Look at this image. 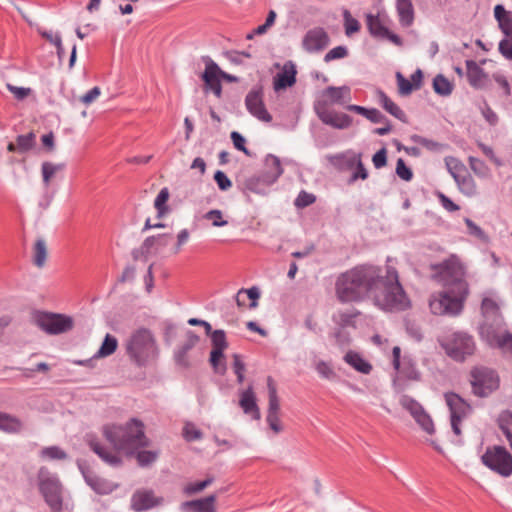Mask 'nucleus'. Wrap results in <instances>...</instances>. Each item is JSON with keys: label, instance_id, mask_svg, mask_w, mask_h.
<instances>
[{"label": "nucleus", "instance_id": "nucleus-1", "mask_svg": "<svg viewBox=\"0 0 512 512\" xmlns=\"http://www.w3.org/2000/svg\"><path fill=\"white\" fill-rule=\"evenodd\" d=\"M336 296L342 303L370 299L385 311H403L410 307L397 270L386 265H359L341 273L335 283Z\"/></svg>", "mask_w": 512, "mask_h": 512}, {"label": "nucleus", "instance_id": "nucleus-2", "mask_svg": "<svg viewBox=\"0 0 512 512\" xmlns=\"http://www.w3.org/2000/svg\"><path fill=\"white\" fill-rule=\"evenodd\" d=\"M105 439L113 447L109 450L93 434H87L85 441L90 449L99 456L106 464L118 467L122 464L120 453L128 456L133 455L138 449L148 446L149 442L144 433L143 424L132 419L129 422L120 424H107L102 428Z\"/></svg>", "mask_w": 512, "mask_h": 512}, {"label": "nucleus", "instance_id": "nucleus-3", "mask_svg": "<svg viewBox=\"0 0 512 512\" xmlns=\"http://www.w3.org/2000/svg\"><path fill=\"white\" fill-rule=\"evenodd\" d=\"M464 265L452 257L441 265L440 278L444 290L430 298L429 306L435 315L457 316L463 310L464 302L469 294V286L465 279Z\"/></svg>", "mask_w": 512, "mask_h": 512}, {"label": "nucleus", "instance_id": "nucleus-4", "mask_svg": "<svg viewBox=\"0 0 512 512\" xmlns=\"http://www.w3.org/2000/svg\"><path fill=\"white\" fill-rule=\"evenodd\" d=\"M130 360L137 366H145L157 358L159 350L153 333L146 328L135 330L125 343Z\"/></svg>", "mask_w": 512, "mask_h": 512}, {"label": "nucleus", "instance_id": "nucleus-5", "mask_svg": "<svg viewBox=\"0 0 512 512\" xmlns=\"http://www.w3.org/2000/svg\"><path fill=\"white\" fill-rule=\"evenodd\" d=\"M38 488L51 512H61L63 508V487L56 474L41 467L37 473Z\"/></svg>", "mask_w": 512, "mask_h": 512}, {"label": "nucleus", "instance_id": "nucleus-6", "mask_svg": "<svg viewBox=\"0 0 512 512\" xmlns=\"http://www.w3.org/2000/svg\"><path fill=\"white\" fill-rule=\"evenodd\" d=\"M440 343L446 354L458 362L465 361L466 358L473 355L476 350L473 337L462 331L446 335Z\"/></svg>", "mask_w": 512, "mask_h": 512}, {"label": "nucleus", "instance_id": "nucleus-7", "mask_svg": "<svg viewBox=\"0 0 512 512\" xmlns=\"http://www.w3.org/2000/svg\"><path fill=\"white\" fill-rule=\"evenodd\" d=\"M481 462L503 477L512 474V455L503 446L488 447L481 456Z\"/></svg>", "mask_w": 512, "mask_h": 512}, {"label": "nucleus", "instance_id": "nucleus-8", "mask_svg": "<svg viewBox=\"0 0 512 512\" xmlns=\"http://www.w3.org/2000/svg\"><path fill=\"white\" fill-rule=\"evenodd\" d=\"M472 391L479 397H486L499 386L496 372L487 367H475L470 372Z\"/></svg>", "mask_w": 512, "mask_h": 512}, {"label": "nucleus", "instance_id": "nucleus-9", "mask_svg": "<svg viewBox=\"0 0 512 512\" xmlns=\"http://www.w3.org/2000/svg\"><path fill=\"white\" fill-rule=\"evenodd\" d=\"M37 326L48 334H61L73 328V319L63 314L39 313L35 317Z\"/></svg>", "mask_w": 512, "mask_h": 512}, {"label": "nucleus", "instance_id": "nucleus-10", "mask_svg": "<svg viewBox=\"0 0 512 512\" xmlns=\"http://www.w3.org/2000/svg\"><path fill=\"white\" fill-rule=\"evenodd\" d=\"M479 333L489 346L512 352V334L507 331L502 332V326H493L490 323L481 324Z\"/></svg>", "mask_w": 512, "mask_h": 512}, {"label": "nucleus", "instance_id": "nucleus-11", "mask_svg": "<svg viewBox=\"0 0 512 512\" xmlns=\"http://www.w3.org/2000/svg\"><path fill=\"white\" fill-rule=\"evenodd\" d=\"M399 403L403 409L410 413L423 431L430 435L434 434L435 427L433 420L418 401L409 395H402L399 399Z\"/></svg>", "mask_w": 512, "mask_h": 512}, {"label": "nucleus", "instance_id": "nucleus-12", "mask_svg": "<svg viewBox=\"0 0 512 512\" xmlns=\"http://www.w3.org/2000/svg\"><path fill=\"white\" fill-rule=\"evenodd\" d=\"M445 401L450 410L451 427L455 435H461L460 423L470 412V405L456 393H446Z\"/></svg>", "mask_w": 512, "mask_h": 512}, {"label": "nucleus", "instance_id": "nucleus-13", "mask_svg": "<svg viewBox=\"0 0 512 512\" xmlns=\"http://www.w3.org/2000/svg\"><path fill=\"white\" fill-rule=\"evenodd\" d=\"M351 100V90L348 86H329L321 92L320 97L314 103V110L323 104L324 109L335 104L343 105Z\"/></svg>", "mask_w": 512, "mask_h": 512}, {"label": "nucleus", "instance_id": "nucleus-14", "mask_svg": "<svg viewBox=\"0 0 512 512\" xmlns=\"http://www.w3.org/2000/svg\"><path fill=\"white\" fill-rule=\"evenodd\" d=\"M245 106L249 113L262 122L272 121L271 114L267 111L263 102V91L261 87L253 88L245 98Z\"/></svg>", "mask_w": 512, "mask_h": 512}, {"label": "nucleus", "instance_id": "nucleus-15", "mask_svg": "<svg viewBox=\"0 0 512 512\" xmlns=\"http://www.w3.org/2000/svg\"><path fill=\"white\" fill-rule=\"evenodd\" d=\"M329 43L330 37L322 27H315L308 30L302 39V47L308 53L321 52Z\"/></svg>", "mask_w": 512, "mask_h": 512}, {"label": "nucleus", "instance_id": "nucleus-16", "mask_svg": "<svg viewBox=\"0 0 512 512\" xmlns=\"http://www.w3.org/2000/svg\"><path fill=\"white\" fill-rule=\"evenodd\" d=\"M314 111L324 124L335 129H347L352 124V117L350 115L331 109H324L323 104L318 105L317 110Z\"/></svg>", "mask_w": 512, "mask_h": 512}, {"label": "nucleus", "instance_id": "nucleus-17", "mask_svg": "<svg viewBox=\"0 0 512 512\" xmlns=\"http://www.w3.org/2000/svg\"><path fill=\"white\" fill-rule=\"evenodd\" d=\"M203 60L205 61L206 65L202 74V79L205 82V86L207 89L212 90L217 97H220L222 87L219 80V73L221 72V69L210 57H204Z\"/></svg>", "mask_w": 512, "mask_h": 512}, {"label": "nucleus", "instance_id": "nucleus-18", "mask_svg": "<svg viewBox=\"0 0 512 512\" xmlns=\"http://www.w3.org/2000/svg\"><path fill=\"white\" fill-rule=\"evenodd\" d=\"M366 19L368 30L373 37L388 39L397 46L402 45L401 38L398 35L390 32L388 28L382 23L379 16L368 14Z\"/></svg>", "mask_w": 512, "mask_h": 512}, {"label": "nucleus", "instance_id": "nucleus-19", "mask_svg": "<svg viewBox=\"0 0 512 512\" xmlns=\"http://www.w3.org/2000/svg\"><path fill=\"white\" fill-rule=\"evenodd\" d=\"M162 499L154 496L151 490H138L131 498V507L137 512L151 509L161 504Z\"/></svg>", "mask_w": 512, "mask_h": 512}, {"label": "nucleus", "instance_id": "nucleus-20", "mask_svg": "<svg viewBox=\"0 0 512 512\" xmlns=\"http://www.w3.org/2000/svg\"><path fill=\"white\" fill-rule=\"evenodd\" d=\"M216 500L217 496L212 494L205 498L183 502L180 509L183 512H216Z\"/></svg>", "mask_w": 512, "mask_h": 512}, {"label": "nucleus", "instance_id": "nucleus-21", "mask_svg": "<svg viewBox=\"0 0 512 512\" xmlns=\"http://www.w3.org/2000/svg\"><path fill=\"white\" fill-rule=\"evenodd\" d=\"M199 340V336L194 331L188 330L186 332L185 341L174 352V359L178 365L183 367H187L189 365L187 354L195 347Z\"/></svg>", "mask_w": 512, "mask_h": 512}, {"label": "nucleus", "instance_id": "nucleus-22", "mask_svg": "<svg viewBox=\"0 0 512 512\" xmlns=\"http://www.w3.org/2000/svg\"><path fill=\"white\" fill-rule=\"evenodd\" d=\"M239 405L245 414L251 415L255 420L260 419V410L257 405L256 395L252 386H249L247 389L240 392Z\"/></svg>", "mask_w": 512, "mask_h": 512}, {"label": "nucleus", "instance_id": "nucleus-23", "mask_svg": "<svg viewBox=\"0 0 512 512\" xmlns=\"http://www.w3.org/2000/svg\"><path fill=\"white\" fill-rule=\"evenodd\" d=\"M82 474L86 483L98 494H109L117 487L113 482L95 475L90 470H82Z\"/></svg>", "mask_w": 512, "mask_h": 512}, {"label": "nucleus", "instance_id": "nucleus-24", "mask_svg": "<svg viewBox=\"0 0 512 512\" xmlns=\"http://www.w3.org/2000/svg\"><path fill=\"white\" fill-rule=\"evenodd\" d=\"M296 73L295 65L291 61L286 62L282 71L274 77V89L278 91L294 85Z\"/></svg>", "mask_w": 512, "mask_h": 512}, {"label": "nucleus", "instance_id": "nucleus-25", "mask_svg": "<svg viewBox=\"0 0 512 512\" xmlns=\"http://www.w3.org/2000/svg\"><path fill=\"white\" fill-rule=\"evenodd\" d=\"M481 310L485 318L482 324L490 323L493 324V326L503 325V318L501 317L499 313V307L494 300L490 298H484L482 300Z\"/></svg>", "mask_w": 512, "mask_h": 512}, {"label": "nucleus", "instance_id": "nucleus-26", "mask_svg": "<svg viewBox=\"0 0 512 512\" xmlns=\"http://www.w3.org/2000/svg\"><path fill=\"white\" fill-rule=\"evenodd\" d=\"M340 158L345 159V163L347 167L352 168L356 167V170L353 172L349 179V183H353L358 179L365 180L368 178V171L366 170L362 160H361V154H352L350 156L348 155H342Z\"/></svg>", "mask_w": 512, "mask_h": 512}, {"label": "nucleus", "instance_id": "nucleus-27", "mask_svg": "<svg viewBox=\"0 0 512 512\" xmlns=\"http://www.w3.org/2000/svg\"><path fill=\"white\" fill-rule=\"evenodd\" d=\"M467 78L471 86L481 88L484 85L486 74L483 69L473 60L466 61Z\"/></svg>", "mask_w": 512, "mask_h": 512}, {"label": "nucleus", "instance_id": "nucleus-28", "mask_svg": "<svg viewBox=\"0 0 512 512\" xmlns=\"http://www.w3.org/2000/svg\"><path fill=\"white\" fill-rule=\"evenodd\" d=\"M23 422L16 416L0 412V430L5 433L16 434L23 430Z\"/></svg>", "mask_w": 512, "mask_h": 512}, {"label": "nucleus", "instance_id": "nucleus-29", "mask_svg": "<svg viewBox=\"0 0 512 512\" xmlns=\"http://www.w3.org/2000/svg\"><path fill=\"white\" fill-rule=\"evenodd\" d=\"M494 16L498 21L499 28L505 36H512V13L505 10L502 5H496L494 8Z\"/></svg>", "mask_w": 512, "mask_h": 512}, {"label": "nucleus", "instance_id": "nucleus-30", "mask_svg": "<svg viewBox=\"0 0 512 512\" xmlns=\"http://www.w3.org/2000/svg\"><path fill=\"white\" fill-rule=\"evenodd\" d=\"M396 8L401 25L409 27L414 21V8L411 0H397Z\"/></svg>", "mask_w": 512, "mask_h": 512}, {"label": "nucleus", "instance_id": "nucleus-31", "mask_svg": "<svg viewBox=\"0 0 512 512\" xmlns=\"http://www.w3.org/2000/svg\"><path fill=\"white\" fill-rule=\"evenodd\" d=\"M378 101L381 104L382 108L386 110L389 114L399 119L402 122H406V114L404 111L394 103L383 91L379 90L377 92Z\"/></svg>", "mask_w": 512, "mask_h": 512}, {"label": "nucleus", "instance_id": "nucleus-32", "mask_svg": "<svg viewBox=\"0 0 512 512\" xmlns=\"http://www.w3.org/2000/svg\"><path fill=\"white\" fill-rule=\"evenodd\" d=\"M347 110L358 113L364 117H366L368 120H370L373 123H381L383 121H386V117L377 109L375 108H365L363 106L350 104L347 105Z\"/></svg>", "mask_w": 512, "mask_h": 512}, {"label": "nucleus", "instance_id": "nucleus-33", "mask_svg": "<svg viewBox=\"0 0 512 512\" xmlns=\"http://www.w3.org/2000/svg\"><path fill=\"white\" fill-rule=\"evenodd\" d=\"M344 360L347 364L352 366L358 372L363 374H369L372 370L371 364H369L366 360H364L360 354L349 351L344 356Z\"/></svg>", "mask_w": 512, "mask_h": 512}, {"label": "nucleus", "instance_id": "nucleus-34", "mask_svg": "<svg viewBox=\"0 0 512 512\" xmlns=\"http://www.w3.org/2000/svg\"><path fill=\"white\" fill-rule=\"evenodd\" d=\"M456 184L459 191L467 197H474L477 195V184L474 178L467 172L462 177L457 179Z\"/></svg>", "mask_w": 512, "mask_h": 512}, {"label": "nucleus", "instance_id": "nucleus-35", "mask_svg": "<svg viewBox=\"0 0 512 512\" xmlns=\"http://www.w3.org/2000/svg\"><path fill=\"white\" fill-rule=\"evenodd\" d=\"M47 245L43 238H38L33 247V263L38 268H42L47 259Z\"/></svg>", "mask_w": 512, "mask_h": 512}, {"label": "nucleus", "instance_id": "nucleus-36", "mask_svg": "<svg viewBox=\"0 0 512 512\" xmlns=\"http://www.w3.org/2000/svg\"><path fill=\"white\" fill-rule=\"evenodd\" d=\"M400 376L411 381H419L420 380V372L417 370L415 364L407 358H404L402 364L399 369H396Z\"/></svg>", "mask_w": 512, "mask_h": 512}, {"label": "nucleus", "instance_id": "nucleus-37", "mask_svg": "<svg viewBox=\"0 0 512 512\" xmlns=\"http://www.w3.org/2000/svg\"><path fill=\"white\" fill-rule=\"evenodd\" d=\"M65 164L64 163H52V162H43L41 165V172H42V179L45 187H48L50 185V182L52 178L55 176V174L59 171L64 170Z\"/></svg>", "mask_w": 512, "mask_h": 512}, {"label": "nucleus", "instance_id": "nucleus-38", "mask_svg": "<svg viewBox=\"0 0 512 512\" xmlns=\"http://www.w3.org/2000/svg\"><path fill=\"white\" fill-rule=\"evenodd\" d=\"M433 89L436 94L446 97L453 91V84L442 74H438L433 79Z\"/></svg>", "mask_w": 512, "mask_h": 512}, {"label": "nucleus", "instance_id": "nucleus-39", "mask_svg": "<svg viewBox=\"0 0 512 512\" xmlns=\"http://www.w3.org/2000/svg\"><path fill=\"white\" fill-rule=\"evenodd\" d=\"M498 425L512 449V413L503 411L498 417Z\"/></svg>", "mask_w": 512, "mask_h": 512}, {"label": "nucleus", "instance_id": "nucleus-40", "mask_svg": "<svg viewBox=\"0 0 512 512\" xmlns=\"http://www.w3.org/2000/svg\"><path fill=\"white\" fill-rule=\"evenodd\" d=\"M445 165L454 181L462 177L464 173H467L465 165L455 157H446Z\"/></svg>", "mask_w": 512, "mask_h": 512}, {"label": "nucleus", "instance_id": "nucleus-41", "mask_svg": "<svg viewBox=\"0 0 512 512\" xmlns=\"http://www.w3.org/2000/svg\"><path fill=\"white\" fill-rule=\"evenodd\" d=\"M359 315L356 309L338 311L333 315V321L342 328L353 325L354 319Z\"/></svg>", "mask_w": 512, "mask_h": 512}, {"label": "nucleus", "instance_id": "nucleus-42", "mask_svg": "<svg viewBox=\"0 0 512 512\" xmlns=\"http://www.w3.org/2000/svg\"><path fill=\"white\" fill-rule=\"evenodd\" d=\"M118 346L117 339L110 335L106 334L104 341L102 342V345L100 346L99 350L95 354L96 357H107L113 354Z\"/></svg>", "mask_w": 512, "mask_h": 512}, {"label": "nucleus", "instance_id": "nucleus-43", "mask_svg": "<svg viewBox=\"0 0 512 512\" xmlns=\"http://www.w3.org/2000/svg\"><path fill=\"white\" fill-rule=\"evenodd\" d=\"M343 19H344V28L345 34L350 37L353 34L357 33L360 30V23L357 19L352 17L349 10H343Z\"/></svg>", "mask_w": 512, "mask_h": 512}, {"label": "nucleus", "instance_id": "nucleus-44", "mask_svg": "<svg viewBox=\"0 0 512 512\" xmlns=\"http://www.w3.org/2000/svg\"><path fill=\"white\" fill-rule=\"evenodd\" d=\"M40 456L48 460H64L67 454L58 446H49L41 450Z\"/></svg>", "mask_w": 512, "mask_h": 512}, {"label": "nucleus", "instance_id": "nucleus-45", "mask_svg": "<svg viewBox=\"0 0 512 512\" xmlns=\"http://www.w3.org/2000/svg\"><path fill=\"white\" fill-rule=\"evenodd\" d=\"M168 199L169 190L167 188L161 189L154 201V206L157 209L158 217H162L167 213L168 207L166 206V202Z\"/></svg>", "mask_w": 512, "mask_h": 512}, {"label": "nucleus", "instance_id": "nucleus-46", "mask_svg": "<svg viewBox=\"0 0 512 512\" xmlns=\"http://www.w3.org/2000/svg\"><path fill=\"white\" fill-rule=\"evenodd\" d=\"M266 165L271 167V172L269 176V182H275L278 177L282 174L283 170L281 167V163L278 157L269 155L266 158Z\"/></svg>", "mask_w": 512, "mask_h": 512}, {"label": "nucleus", "instance_id": "nucleus-47", "mask_svg": "<svg viewBox=\"0 0 512 512\" xmlns=\"http://www.w3.org/2000/svg\"><path fill=\"white\" fill-rule=\"evenodd\" d=\"M469 166L471 170L479 177H487L489 174V168L482 160L470 156L468 158Z\"/></svg>", "mask_w": 512, "mask_h": 512}, {"label": "nucleus", "instance_id": "nucleus-48", "mask_svg": "<svg viewBox=\"0 0 512 512\" xmlns=\"http://www.w3.org/2000/svg\"><path fill=\"white\" fill-rule=\"evenodd\" d=\"M224 357V352L212 349L210 353V363L216 373L224 374L226 371V366L224 363H220L222 358Z\"/></svg>", "mask_w": 512, "mask_h": 512}, {"label": "nucleus", "instance_id": "nucleus-49", "mask_svg": "<svg viewBox=\"0 0 512 512\" xmlns=\"http://www.w3.org/2000/svg\"><path fill=\"white\" fill-rule=\"evenodd\" d=\"M211 341L213 345V349L224 352V350L228 347V343L226 340V334L223 330H215L211 335Z\"/></svg>", "mask_w": 512, "mask_h": 512}, {"label": "nucleus", "instance_id": "nucleus-50", "mask_svg": "<svg viewBox=\"0 0 512 512\" xmlns=\"http://www.w3.org/2000/svg\"><path fill=\"white\" fill-rule=\"evenodd\" d=\"M35 141V134L30 132L26 135H19L16 139L17 147L20 152H26L32 148Z\"/></svg>", "mask_w": 512, "mask_h": 512}, {"label": "nucleus", "instance_id": "nucleus-51", "mask_svg": "<svg viewBox=\"0 0 512 512\" xmlns=\"http://www.w3.org/2000/svg\"><path fill=\"white\" fill-rule=\"evenodd\" d=\"M204 218L212 221V225L214 227H223L228 224L226 220H223L222 211L218 209H213L205 213Z\"/></svg>", "mask_w": 512, "mask_h": 512}, {"label": "nucleus", "instance_id": "nucleus-52", "mask_svg": "<svg viewBox=\"0 0 512 512\" xmlns=\"http://www.w3.org/2000/svg\"><path fill=\"white\" fill-rule=\"evenodd\" d=\"M396 174L399 178L405 181H410L413 178L412 170L406 166L405 161L402 158L397 160Z\"/></svg>", "mask_w": 512, "mask_h": 512}, {"label": "nucleus", "instance_id": "nucleus-53", "mask_svg": "<svg viewBox=\"0 0 512 512\" xmlns=\"http://www.w3.org/2000/svg\"><path fill=\"white\" fill-rule=\"evenodd\" d=\"M316 201L315 195L306 191H301L295 199V206L298 208H305Z\"/></svg>", "mask_w": 512, "mask_h": 512}, {"label": "nucleus", "instance_id": "nucleus-54", "mask_svg": "<svg viewBox=\"0 0 512 512\" xmlns=\"http://www.w3.org/2000/svg\"><path fill=\"white\" fill-rule=\"evenodd\" d=\"M158 457V453L154 451L142 450L136 455L137 461L140 466H147L153 463Z\"/></svg>", "mask_w": 512, "mask_h": 512}, {"label": "nucleus", "instance_id": "nucleus-55", "mask_svg": "<svg viewBox=\"0 0 512 512\" xmlns=\"http://www.w3.org/2000/svg\"><path fill=\"white\" fill-rule=\"evenodd\" d=\"M396 79L399 94L403 96L409 95L414 89L412 83L409 80H407L400 72L396 73Z\"/></svg>", "mask_w": 512, "mask_h": 512}, {"label": "nucleus", "instance_id": "nucleus-56", "mask_svg": "<svg viewBox=\"0 0 512 512\" xmlns=\"http://www.w3.org/2000/svg\"><path fill=\"white\" fill-rule=\"evenodd\" d=\"M347 55H348V50L345 46H337L325 54L324 61L328 63V62L336 60V59L345 58Z\"/></svg>", "mask_w": 512, "mask_h": 512}, {"label": "nucleus", "instance_id": "nucleus-57", "mask_svg": "<svg viewBox=\"0 0 512 512\" xmlns=\"http://www.w3.org/2000/svg\"><path fill=\"white\" fill-rule=\"evenodd\" d=\"M315 369L318 374L325 379H333L335 377L334 370L330 364L325 361H318L315 365Z\"/></svg>", "mask_w": 512, "mask_h": 512}, {"label": "nucleus", "instance_id": "nucleus-58", "mask_svg": "<svg viewBox=\"0 0 512 512\" xmlns=\"http://www.w3.org/2000/svg\"><path fill=\"white\" fill-rule=\"evenodd\" d=\"M214 180L217 183L219 189L222 190V191H227V190H229L232 187L231 180L221 170H218V171L215 172Z\"/></svg>", "mask_w": 512, "mask_h": 512}, {"label": "nucleus", "instance_id": "nucleus-59", "mask_svg": "<svg viewBox=\"0 0 512 512\" xmlns=\"http://www.w3.org/2000/svg\"><path fill=\"white\" fill-rule=\"evenodd\" d=\"M230 137H231L234 147L237 150L242 151L247 156L251 155L250 151L245 146V142H246L245 138L239 132L233 131L231 133Z\"/></svg>", "mask_w": 512, "mask_h": 512}, {"label": "nucleus", "instance_id": "nucleus-60", "mask_svg": "<svg viewBox=\"0 0 512 512\" xmlns=\"http://www.w3.org/2000/svg\"><path fill=\"white\" fill-rule=\"evenodd\" d=\"M233 370L237 376L238 383H242L244 381L245 364L238 354L233 355Z\"/></svg>", "mask_w": 512, "mask_h": 512}, {"label": "nucleus", "instance_id": "nucleus-61", "mask_svg": "<svg viewBox=\"0 0 512 512\" xmlns=\"http://www.w3.org/2000/svg\"><path fill=\"white\" fill-rule=\"evenodd\" d=\"M183 435L187 441H195L202 438V432L191 423L185 425Z\"/></svg>", "mask_w": 512, "mask_h": 512}, {"label": "nucleus", "instance_id": "nucleus-62", "mask_svg": "<svg viewBox=\"0 0 512 512\" xmlns=\"http://www.w3.org/2000/svg\"><path fill=\"white\" fill-rule=\"evenodd\" d=\"M499 51L506 59L512 60V36H506L500 41Z\"/></svg>", "mask_w": 512, "mask_h": 512}, {"label": "nucleus", "instance_id": "nucleus-63", "mask_svg": "<svg viewBox=\"0 0 512 512\" xmlns=\"http://www.w3.org/2000/svg\"><path fill=\"white\" fill-rule=\"evenodd\" d=\"M101 94V90L99 87L95 86L87 93L80 97V101L85 105H90L93 103Z\"/></svg>", "mask_w": 512, "mask_h": 512}, {"label": "nucleus", "instance_id": "nucleus-64", "mask_svg": "<svg viewBox=\"0 0 512 512\" xmlns=\"http://www.w3.org/2000/svg\"><path fill=\"white\" fill-rule=\"evenodd\" d=\"M372 161H373V164H374V167L376 169H380L382 167H384L387 163V151L385 148H382L380 149L379 151H377L373 158H372Z\"/></svg>", "mask_w": 512, "mask_h": 512}]
</instances>
